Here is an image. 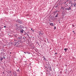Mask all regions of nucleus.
<instances>
[{
	"mask_svg": "<svg viewBox=\"0 0 76 76\" xmlns=\"http://www.w3.org/2000/svg\"><path fill=\"white\" fill-rule=\"evenodd\" d=\"M50 25L51 26H54V25H53V23H50Z\"/></svg>",
	"mask_w": 76,
	"mask_h": 76,
	"instance_id": "f257e3e1",
	"label": "nucleus"
},
{
	"mask_svg": "<svg viewBox=\"0 0 76 76\" xmlns=\"http://www.w3.org/2000/svg\"><path fill=\"white\" fill-rule=\"evenodd\" d=\"M67 9L68 10H71V8H70V7H69Z\"/></svg>",
	"mask_w": 76,
	"mask_h": 76,
	"instance_id": "f03ea898",
	"label": "nucleus"
},
{
	"mask_svg": "<svg viewBox=\"0 0 76 76\" xmlns=\"http://www.w3.org/2000/svg\"><path fill=\"white\" fill-rule=\"evenodd\" d=\"M18 39H21V37H19L18 38Z\"/></svg>",
	"mask_w": 76,
	"mask_h": 76,
	"instance_id": "7ed1b4c3",
	"label": "nucleus"
},
{
	"mask_svg": "<svg viewBox=\"0 0 76 76\" xmlns=\"http://www.w3.org/2000/svg\"><path fill=\"white\" fill-rule=\"evenodd\" d=\"M20 32L21 33H23V30H20Z\"/></svg>",
	"mask_w": 76,
	"mask_h": 76,
	"instance_id": "20e7f679",
	"label": "nucleus"
},
{
	"mask_svg": "<svg viewBox=\"0 0 76 76\" xmlns=\"http://www.w3.org/2000/svg\"><path fill=\"white\" fill-rule=\"evenodd\" d=\"M68 49V48H65L64 50H65V51H67V50Z\"/></svg>",
	"mask_w": 76,
	"mask_h": 76,
	"instance_id": "39448f33",
	"label": "nucleus"
},
{
	"mask_svg": "<svg viewBox=\"0 0 76 76\" xmlns=\"http://www.w3.org/2000/svg\"><path fill=\"white\" fill-rule=\"evenodd\" d=\"M57 16H58V14H57V15H56L55 16V17L57 18Z\"/></svg>",
	"mask_w": 76,
	"mask_h": 76,
	"instance_id": "423d86ee",
	"label": "nucleus"
},
{
	"mask_svg": "<svg viewBox=\"0 0 76 76\" xmlns=\"http://www.w3.org/2000/svg\"><path fill=\"white\" fill-rule=\"evenodd\" d=\"M61 9H63V10H64V8L63 7H61Z\"/></svg>",
	"mask_w": 76,
	"mask_h": 76,
	"instance_id": "0eeeda50",
	"label": "nucleus"
},
{
	"mask_svg": "<svg viewBox=\"0 0 76 76\" xmlns=\"http://www.w3.org/2000/svg\"><path fill=\"white\" fill-rule=\"evenodd\" d=\"M3 58H1L0 60L1 61H2V60H3Z\"/></svg>",
	"mask_w": 76,
	"mask_h": 76,
	"instance_id": "6e6552de",
	"label": "nucleus"
},
{
	"mask_svg": "<svg viewBox=\"0 0 76 76\" xmlns=\"http://www.w3.org/2000/svg\"><path fill=\"white\" fill-rule=\"evenodd\" d=\"M19 71H19V69H18V70H17V72H19Z\"/></svg>",
	"mask_w": 76,
	"mask_h": 76,
	"instance_id": "1a4fd4ad",
	"label": "nucleus"
},
{
	"mask_svg": "<svg viewBox=\"0 0 76 76\" xmlns=\"http://www.w3.org/2000/svg\"><path fill=\"white\" fill-rule=\"evenodd\" d=\"M72 26L73 27H75V25H74L73 24H72Z\"/></svg>",
	"mask_w": 76,
	"mask_h": 76,
	"instance_id": "9d476101",
	"label": "nucleus"
},
{
	"mask_svg": "<svg viewBox=\"0 0 76 76\" xmlns=\"http://www.w3.org/2000/svg\"><path fill=\"white\" fill-rule=\"evenodd\" d=\"M39 35H42V33H40V34H39Z\"/></svg>",
	"mask_w": 76,
	"mask_h": 76,
	"instance_id": "9b49d317",
	"label": "nucleus"
},
{
	"mask_svg": "<svg viewBox=\"0 0 76 76\" xmlns=\"http://www.w3.org/2000/svg\"><path fill=\"white\" fill-rule=\"evenodd\" d=\"M14 41H17V39H15L14 40Z\"/></svg>",
	"mask_w": 76,
	"mask_h": 76,
	"instance_id": "f8f14e48",
	"label": "nucleus"
},
{
	"mask_svg": "<svg viewBox=\"0 0 76 76\" xmlns=\"http://www.w3.org/2000/svg\"><path fill=\"white\" fill-rule=\"evenodd\" d=\"M3 58H4V59H5V58H6V57L4 56V57H3Z\"/></svg>",
	"mask_w": 76,
	"mask_h": 76,
	"instance_id": "ddd939ff",
	"label": "nucleus"
},
{
	"mask_svg": "<svg viewBox=\"0 0 76 76\" xmlns=\"http://www.w3.org/2000/svg\"><path fill=\"white\" fill-rule=\"evenodd\" d=\"M74 7H75V6H76V4H75L74 5Z\"/></svg>",
	"mask_w": 76,
	"mask_h": 76,
	"instance_id": "4468645a",
	"label": "nucleus"
},
{
	"mask_svg": "<svg viewBox=\"0 0 76 76\" xmlns=\"http://www.w3.org/2000/svg\"><path fill=\"white\" fill-rule=\"evenodd\" d=\"M4 28H6V26H4Z\"/></svg>",
	"mask_w": 76,
	"mask_h": 76,
	"instance_id": "2eb2a0df",
	"label": "nucleus"
},
{
	"mask_svg": "<svg viewBox=\"0 0 76 76\" xmlns=\"http://www.w3.org/2000/svg\"><path fill=\"white\" fill-rule=\"evenodd\" d=\"M54 29H56V26H54Z\"/></svg>",
	"mask_w": 76,
	"mask_h": 76,
	"instance_id": "dca6fc26",
	"label": "nucleus"
},
{
	"mask_svg": "<svg viewBox=\"0 0 76 76\" xmlns=\"http://www.w3.org/2000/svg\"><path fill=\"white\" fill-rule=\"evenodd\" d=\"M65 9L66 10H67V8H66Z\"/></svg>",
	"mask_w": 76,
	"mask_h": 76,
	"instance_id": "f3484780",
	"label": "nucleus"
},
{
	"mask_svg": "<svg viewBox=\"0 0 76 76\" xmlns=\"http://www.w3.org/2000/svg\"><path fill=\"white\" fill-rule=\"evenodd\" d=\"M73 32H75V31H73Z\"/></svg>",
	"mask_w": 76,
	"mask_h": 76,
	"instance_id": "a211bd4d",
	"label": "nucleus"
},
{
	"mask_svg": "<svg viewBox=\"0 0 76 76\" xmlns=\"http://www.w3.org/2000/svg\"><path fill=\"white\" fill-rule=\"evenodd\" d=\"M1 28H0V30H1Z\"/></svg>",
	"mask_w": 76,
	"mask_h": 76,
	"instance_id": "6ab92c4d",
	"label": "nucleus"
},
{
	"mask_svg": "<svg viewBox=\"0 0 76 76\" xmlns=\"http://www.w3.org/2000/svg\"><path fill=\"white\" fill-rule=\"evenodd\" d=\"M24 53H25V54H26V52H24Z\"/></svg>",
	"mask_w": 76,
	"mask_h": 76,
	"instance_id": "aec40b11",
	"label": "nucleus"
},
{
	"mask_svg": "<svg viewBox=\"0 0 76 76\" xmlns=\"http://www.w3.org/2000/svg\"><path fill=\"white\" fill-rule=\"evenodd\" d=\"M44 59H45V58H44Z\"/></svg>",
	"mask_w": 76,
	"mask_h": 76,
	"instance_id": "412c9836",
	"label": "nucleus"
},
{
	"mask_svg": "<svg viewBox=\"0 0 76 76\" xmlns=\"http://www.w3.org/2000/svg\"><path fill=\"white\" fill-rule=\"evenodd\" d=\"M10 72L11 73V71H10Z\"/></svg>",
	"mask_w": 76,
	"mask_h": 76,
	"instance_id": "4be33fe9",
	"label": "nucleus"
},
{
	"mask_svg": "<svg viewBox=\"0 0 76 76\" xmlns=\"http://www.w3.org/2000/svg\"><path fill=\"white\" fill-rule=\"evenodd\" d=\"M55 54H57V53H56Z\"/></svg>",
	"mask_w": 76,
	"mask_h": 76,
	"instance_id": "5701e85b",
	"label": "nucleus"
},
{
	"mask_svg": "<svg viewBox=\"0 0 76 76\" xmlns=\"http://www.w3.org/2000/svg\"><path fill=\"white\" fill-rule=\"evenodd\" d=\"M18 20H17V22H18Z\"/></svg>",
	"mask_w": 76,
	"mask_h": 76,
	"instance_id": "b1692460",
	"label": "nucleus"
},
{
	"mask_svg": "<svg viewBox=\"0 0 76 76\" xmlns=\"http://www.w3.org/2000/svg\"><path fill=\"white\" fill-rule=\"evenodd\" d=\"M19 42V41H18V42Z\"/></svg>",
	"mask_w": 76,
	"mask_h": 76,
	"instance_id": "393cba45",
	"label": "nucleus"
},
{
	"mask_svg": "<svg viewBox=\"0 0 76 76\" xmlns=\"http://www.w3.org/2000/svg\"><path fill=\"white\" fill-rule=\"evenodd\" d=\"M10 54H11V52L10 53Z\"/></svg>",
	"mask_w": 76,
	"mask_h": 76,
	"instance_id": "a878e982",
	"label": "nucleus"
},
{
	"mask_svg": "<svg viewBox=\"0 0 76 76\" xmlns=\"http://www.w3.org/2000/svg\"><path fill=\"white\" fill-rule=\"evenodd\" d=\"M74 34H75V33H74Z\"/></svg>",
	"mask_w": 76,
	"mask_h": 76,
	"instance_id": "bb28decb",
	"label": "nucleus"
},
{
	"mask_svg": "<svg viewBox=\"0 0 76 76\" xmlns=\"http://www.w3.org/2000/svg\"><path fill=\"white\" fill-rule=\"evenodd\" d=\"M15 25L16 26L17 25L16 24Z\"/></svg>",
	"mask_w": 76,
	"mask_h": 76,
	"instance_id": "cd10ccee",
	"label": "nucleus"
},
{
	"mask_svg": "<svg viewBox=\"0 0 76 76\" xmlns=\"http://www.w3.org/2000/svg\"><path fill=\"white\" fill-rule=\"evenodd\" d=\"M75 4H76V3H75Z\"/></svg>",
	"mask_w": 76,
	"mask_h": 76,
	"instance_id": "c85d7f7f",
	"label": "nucleus"
},
{
	"mask_svg": "<svg viewBox=\"0 0 76 76\" xmlns=\"http://www.w3.org/2000/svg\"><path fill=\"white\" fill-rule=\"evenodd\" d=\"M23 38H24V37H23Z\"/></svg>",
	"mask_w": 76,
	"mask_h": 76,
	"instance_id": "c756f323",
	"label": "nucleus"
},
{
	"mask_svg": "<svg viewBox=\"0 0 76 76\" xmlns=\"http://www.w3.org/2000/svg\"><path fill=\"white\" fill-rule=\"evenodd\" d=\"M31 30H32V29H31Z\"/></svg>",
	"mask_w": 76,
	"mask_h": 76,
	"instance_id": "7c9ffc66",
	"label": "nucleus"
}]
</instances>
